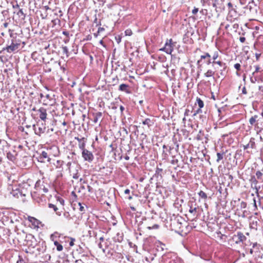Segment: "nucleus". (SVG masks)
Returning <instances> with one entry per match:
<instances>
[{"mask_svg": "<svg viewBox=\"0 0 263 263\" xmlns=\"http://www.w3.org/2000/svg\"><path fill=\"white\" fill-rule=\"evenodd\" d=\"M262 128L260 129L258 131H257V135H259V139L260 142H263V134H260L261 131L262 130Z\"/></svg>", "mask_w": 263, "mask_h": 263, "instance_id": "44", "label": "nucleus"}, {"mask_svg": "<svg viewBox=\"0 0 263 263\" xmlns=\"http://www.w3.org/2000/svg\"><path fill=\"white\" fill-rule=\"evenodd\" d=\"M54 245L57 247V250L58 251H62L63 249V246L60 243H59L57 240L54 241Z\"/></svg>", "mask_w": 263, "mask_h": 263, "instance_id": "32", "label": "nucleus"}, {"mask_svg": "<svg viewBox=\"0 0 263 263\" xmlns=\"http://www.w3.org/2000/svg\"><path fill=\"white\" fill-rule=\"evenodd\" d=\"M114 239L115 241L121 242L123 240V238L122 235L120 236V234L118 233L117 236L115 237Z\"/></svg>", "mask_w": 263, "mask_h": 263, "instance_id": "33", "label": "nucleus"}, {"mask_svg": "<svg viewBox=\"0 0 263 263\" xmlns=\"http://www.w3.org/2000/svg\"><path fill=\"white\" fill-rule=\"evenodd\" d=\"M79 205L80 206V208H79L80 211L81 212H84L85 208H84V205H83V204L80 202L79 203Z\"/></svg>", "mask_w": 263, "mask_h": 263, "instance_id": "54", "label": "nucleus"}, {"mask_svg": "<svg viewBox=\"0 0 263 263\" xmlns=\"http://www.w3.org/2000/svg\"><path fill=\"white\" fill-rule=\"evenodd\" d=\"M163 170L162 168L157 167L155 174L154 175V177L158 178L159 176L162 178V173Z\"/></svg>", "mask_w": 263, "mask_h": 263, "instance_id": "26", "label": "nucleus"}, {"mask_svg": "<svg viewBox=\"0 0 263 263\" xmlns=\"http://www.w3.org/2000/svg\"><path fill=\"white\" fill-rule=\"evenodd\" d=\"M11 188L12 191L10 192V193L13 197L18 198L22 195V193L17 186H15L14 187H12Z\"/></svg>", "mask_w": 263, "mask_h": 263, "instance_id": "12", "label": "nucleus"}, {"mask_svg": "<svg viewBox=\"0 0 263 263\" xmlns=\"http://www.w3.org/2000/svg\"><path fill=\"white\" fill-rule=\"evenodd\" d=\"M202 60H204V63L207 65H213V61L211 59V55L208 52H204L203 54L200 56V59L197 61V64L202 62Z\"/></svg>", "mask_w": 263, "mask_h": 263, "instance_id": "9", "label": "nucleus"}, {"mask_svg": "<svg viewBox=\"0 0 263 263\" xmlns=\"http://www.w3.org/2000/svg\"><path fill=\"white\" fill-rule=\"evenodd\" d=\"M202 111H201V108L199 107V109H198L193 114V116H196L197 114L201 112Z\"/></svg>", "mask_w": 263, "mask_h": 263, "instance_id": "58", "label": "nucleus"}, {"mask_svg": "<svg viewBox=\"0 0 263 263\" xmlns=\"http://www.w3.org/2000/svg\"><path fill=\"white\" fill-rule=\"evenodd\" d=\"M163 263H184L183 260L173 252H168L162 256Z\"/></svg>", "mask_w": 263, "mask_h": 263, "instance_id": "2", "label": "nucleus"}, {"mask_svg": "<svg viewBox=\"0 0 263 263\" xmlns=\"http://www.w3.org/2000/svg\"><path fill=\"white\" fill-rule=\"evenodd\" d=\"M41 156L42 158H44L45 159H47V161L49 162L50 161L51 159L49 157V156L47 154V153L45 151H43L40 155Z\"/></svg>", "mask_w": 263, "mask_h": 263, "instance_id": "29", "label": "nucleus"}, {"mask_svg": "<svg viewBox=\"0 0 263 263\" xmlns=\"http://www.w3.org/2000/svg\"><path fill=\"white\" fill-rule=\"evenodd\" d=\"M212 5L217 12L224 10V6L220 3L219 0H213Z\"/></svg>", "mask_w": 263, "mask_h": 263, "instance_id": "10", "label": "nucleus"}, {"mask_svg": "<svg viewBox=\"0 0 263 263\" xmlns=\"http://www.w3.org/2000/svg\"><path fill=\"white\" fill-rule=\"evenodd\" d=\"M62 49L63 54H65L67 57H68L69 56V52L68 47L67 46H63Z\"/></svg>", "mask_w": 263, "mask_h": 263, "instance_id": "34", "label": "nucleus"}, {"mask_svg": "<svg viewBox=\"0 0 263 263\" xmlns=\"http://www.w3.org/2000/svg\"><path fill=\"white\" fill-rule=\"evenodd\" d=\"M50 255H49V254H46L45 256V261H48L49 260H50Z\"/></svg>", "mask_w": 263, "mask_h": 263, "instance_id": "63", "label": "nucleus"}, {"mask_svg": "<svg viewBox=\"0 0 263 263\" xmlns=\"http://www.w3.org/2000/svg\"><path fill=\"white\" fill-rule=\"evenodd\" d=\"M159 227V226L157 224H154L153 226L152 227H147V229H148L149 230H152V229H158Z\"/></svg>", "mask_w": 263, "mask_h": 263, "instance_id": "45", "label": "nucleus"}, {"mask_svg": "<svg viewBox=\"0 0 263 263\" xmlns=\"http://www.w3.org/2000/svg\"><path fill=\"white\" fill-rule=\"evenodd\" d=\"M196 101H197V103L199 107L200 108H202L204 106L203 102L200 98H197Z\"/></svg>", "mask_w": 263, "mask_h": 263, "instance_id": "42", "label": "nucleus"}, {"mask_svg": "<svg viewBox=\"0 0 263 263\" xmlns=\"http://www.w3.org/2000/svg\"><path fill=\"white\" fill-rule=\"evenodd\" d=\"M59 236V234L58 232H55L50 235V239L54 242V241H57V240H55V238Z\"/></svg>", "mask_w": 263, "mask_h": 263, "instance_id": "38", "label": "nucleus"}, {"mask_svg": "<svg viewBox=\"0 0 263 263\" xmlns=\"http://www.w3.org/2000/svg\"><path fill=\"white\" fill-rule=\"evenodd\" d=\"M198 195L201 198H203L204 199H206L207 198L206 194L202 191H200L198 193Z\"/></svg>", "mask_w": 263, "mask_h": 263, "instance_id": "39", "label": "nucleus"}, {"mask_svg": "<svg viewBox=\"0 0 263 263\" xmlns=\"http://www.w3.org/2000/svg\"><path fill=\"white\" fill-rule=\"evenodd\" d=\"M16 14L21 20H25L26 17V14L23 12L22 9H19Z\"/></svg>", "mask_w": 263, "mask_h": 263, "instance_id": "25", "label": "nucleus"}, {"mask_svg": "<svg viewBox=\"0 0 263 263\" xmlns=\"http://www.w3.org/2000/svg\"><path fill=\"white\" fill-rule=\"evenodd\" d=\"M249 146L251 149H256V144L255 142V139L253 137H251L249 142Z\"/></svg>", "mask_w": 263, "mask_h": 263, "instance_id": "20", "label": "nucleus"}, {"mask_svg": "<svg viewBox=\"0 0 263 263\" xmlns=\"http://www.w3.org/2000/svg\"><path fill=\"white\" fill-rule=\"evenodd\" d=\"M40 192L43 191V192L44 193H46L48 192V189L43 184V186H42V189L40 190Z\"/></svg>", "mask_w": 263, "mask_h": 263, "instance_id": "50", "label": "nucleus"}, {"mask_svg": "<svg viewBox=\"0 0 263 263\" xmlns=\"http://www.w3.org/2000/svg\"><path fill=\"white\" fill-rule=\"evenodd\" d=\"M262 173L260 171H258L256 172V178L258 180H262Z\"/></svg>", "mask_w": 263, "mask_h": 263, "instance_id": "41", "label": "nucleus"}, {"mask_svg": "<svg viewBox=\"0 0 263 263\" xmlns=\"http://www.w3.org/2000/svg\"><path fill=\"white\" fill-rule=\"evenodd\" d=\"M28 219L30 222L32 223V225L34 226H37L39 223V220L34 217L28 216Z\"/></svg>", "mask_w": 263, "mask_h": 263, "instance_id": "22", "label": "nucleus"}, {"mask_svg": "<svg viewBox=\"0 0 263 263\" xmlns=\"http://www.w3.org/2000/svg\"><path fill=\"white\" fill-rule=\"evenodd\" d=\"M64 164V161L62 160H57L56 167L59 168H62V166Z\"/></svg>", "mask_w": 263, "mask_h": 263, "instance_id": "40", "label": "nucleus"}, {"mask_svg": "<svg viewBox=\"0 0 263 263\" xmlns=\"http://www.w3.org/2000/svg\"><path fill=\"white\" fill-rule=\"evenodd\" d=\"M250 81L252 83H255L256 82H262L263 80H262V79L260 77H257V76H254V77H253V76L252 77H250Z\"/></svg>", "mask_w": 263, "mask_h": 263, "instance_id": "21", "label": "nucleus"}, {"mask_svg": "<svg viewBox=\"0 0 263 263\" xmlns=\"http://www.w3.org/2000/svg\"><path fill=\"white\" fill-rule=\"evenodd\" d=\"M259 219L257 217H254L251 219L250 222V228L251 229H253L255 231L257 230L258 227L259 226Z\"/></svg>", "mask_w": 263, "mask_h": 263, "instance_id": "13", "label": "nucleus"}, {"mask_svg": "<svg viewBox=\"0 0 263 263\" xmlns=\"http://www.w3.org/2000/svg\"><path fill=\"white\" fill-rule=\"evenodd\" d=\"M49 208H52L53 209V210L56 212V213L57 215H61V213L60 212H57V210H58V208L57 207L56 205L52 204V203H49Z\"/></svg>", "mask_w": 263, "mask_h": 263, "instance_id": "36", "label": "nucleus"}, {"mask_svg": "<svg viewBox=\"0 0 263 263\" xmlns=\"http://www.w3.org/2000/svg\"><path fill=\"white\" fill-rule=\"evenodd\" d=\"M258 7L253 0L249 2L248 5L245 7V13L250 14L252 16H255L257 14Z\"/></svg>", "mask_w": 263, "mask_h": 263, "instance_id": "5", "label": "nucleus"}, {"mask_svg": "<svg viewBox=\"0 0 263 263\" xmlns=\"http://www.w3.org/2000/svg\"><path fill=\"white\" fill-rule=\"evenodd\" d=\"M234 68L237 70L240 71V64L239 63H236L234 66Z\"/></svg>", "mask_w": 263, "mask_h": 263, "instance_id": "53", "label": "nucleus"}, {"mask_svg": "<svg viewBox=\"0 0 263 263\" xmlns=\"http://www.w3.org/2000/svg\"><path fill=\"white\" fill-rule=\"evenodd\" d=\"M174 50L172 39L167 40L164 47L160 49V50L165 52L167 54H171Z\"/></svg>", "mask_w": 263, "mask_h": 263, "instance_id": "8", "label": "nucleus"}, {"mask_svg": "<svg viewBox=\"0 0 263 263\" xmlns=\"http://www.w3.org/2000/svg\"><path fill=\"white\" fill-rule=\"evenodd\" d=\"M42 186H43V182L40 180H39L35 183V188L37 191L40 192V190L42 189Z\"/></svg>", "mask_w": 263, "mask_h": 263, "instance_id": "27", "label": "nucleus"}, {"mask_svg": "<svg viewBox=\"0 0 263 263\" xmlns=\"http://www.w3.org/2000/svg\"><path fill=\"white\" fill-rule=\"evenodd\" d=\"M80 149L82 151V157L84 160L91 163L94 159V156L92 152L84 148V144L80 145Z\"/></svg>", "mask_w": 263, "mask_h": 263, "instance_id": "4", "label": "nucleus"}, {"mask_svg": "<svg viewBox=\"0 0 263 263\" xmlns=\"http://www.w3.org/2000/svg\"><path fill=\"white\" fill-rule=\"evenodd\" d=\"M250 181L251 182V185L252 186L253 185H254L255 187L257 190L256 192H258V189L256 186V185L258 183L257 179L254 176H252Z\"/></svg>", "mask_w": 263, "mask_h": 263, "instance_id": "24", "label": "nucleus"}, {"mask_svg": "<svg viewBox=\"0 0 263 263\" xmlns=\"http://www.w3.org/2000/svg\"><path fill=\"white\" fill-rule=\"evenodd\" d=\"M227 20L229 22H232L233 21H234V18L232 17V15H230V13H229L227 17Z\"/></svg>", "mask_w": 263, "mask_h": 263, "instance_id": "49", "label": "nucleus"}, {"mask_svg": "<svg viewBox=\"0 0 263 263\" xmlns=\"http://www.w3.org/2000/svg\"><path fill=\"white\" fill-rule=\"evenodd\" d=\"M37 111L39 113V116L41 120L45 122L47 119V115L46 109L44 107H41Z\"/></svg>", "mask_w": 263, "mask_h": 263, "instance_id": "11", "label": "nucleus"}, {"mask_svg": "<svg viewBox=\"0 0 263 263\" xmlns=\"http://www.w3.org/2000/svg\"><path fill=\"white\" fill-rule=\"evenodd\" d=\"M92 115L93 117V122L97 123L102 118V113L101 112H97L93 113Z\"/></svg>", "mask_w": 263, "mask_h": 263, "instance_id": "19", "label": "nucleus"}, {"mask_svg": "<svg viewBox=\"0 0 263 263\" xmlns=\"http://www.w3.org/2000/svg\"><path fill=\"white\" fill-rule=\"evenodd\" d=\"M45 132V128H43L41 127H39L38 129V132H35V134L37 135H40L41 133H44Z\"/></svg>", "mask_w": 263, "mask_h": 263, "instance_id": "47", "label": "nucleus"}, {"mask_svg": "<svg viewBox=\"0 0 263 263\" xmlns=\"http://www.w3.org/2000/svg\"><path fill=\"white\" fill-rule=\"evenodd\" d=\"M10 37L12 38L11 43L10 45H7L6 47H4L0 51V53L6 51L8 53H11L12 52H17L21 49V45L22 44L25 45L24 42H22L19 39H16V34H10Z\"/></svg>", "mask_w": 263, "mask_h": 263, "instance_id": "1", "label": "nucleus"}, {"mask_svg": "<svg viewBox=\"0 0 263 263\" xmlns=\"http://www.w3.org/2000/svg\"><path fill=\"white\" fill-rule=\"evenodd\" d=\"M132 34H133L132 31L129 29H126L125 31V35L130 36Z\"/></svg>", "mask_w": 263, "mask_h": 263, "instance_id": "48", "label": "nucleus"}, {"mask_svg": "<svg viewBox=\"0 0 263 263\" xmlns=\"http://www.w3.org/2000/svg\"><path fill=\"white\" fill-rule=\"evenodd\" d=\"M255 55L256 57V61H258L259 60V58L261 55V53H255Z\"/></svg>", "mask_w": 263, "mask_h": 263, "instance_id": "60", "label": "nucleus"}, {"mask_svg": "<svg viewBox=\"0 0 263 263\" xmlns=\"http://www.w3.org/2000/svg\"><path fill=\"white\" fill-rule=\"evenodd\" d=\"M260 67L258 65H257L255 66V71L252 73V76H254L256 73L258 72L259 71Z\"/></svg>", "mask_w": 263, "mask_h": 263, "instance_id": "55", "label": "nucleus"}, {"mask_svg": "<svg viewBox=\"0 0 263 263\" xmlns=\"http://www.w3.org/2000/svg\"><path fill=\"white\" fill-rule=\"evenodd\" d=\"M211 55V59L213 61H215V60H217L219 57V53L217 51L214 52V53Z\"/></svg>", "mask_w": 263, "mask_h": 263, "instance_id": "30", "label": "nucleus"}, {"mask_svg": "<svg viewBox=\"0 0 263 263\" xmlns=\"http://www.w3.org/2000/svg\"><path fill=\"white\" fill-rule=\"evenodd\" d=\"M74 139L76 140H77L78 142H79V147L80 148V145H81V144H84V148H85V138H79V137H76L74 138Z\"/></svg>", "mask_w": 263, "mask_h": 263, "instance_id": "28", "label": "nucleus"}, {"mask_svg": "<svg viewBox=\"0 0 263 263\" xmlns=\"http://www.w3.org/2000/svg\"><path fill=\"white\" fill-rule=\"evenodd\" d=\"M45 99L43 100V101L44 102V104H45V105L49 104V103L47 101V100H49L50 101L52 99L51 97L50 96V95L49 94H47L45 96Z\"/></svg>", "mask_w": 263, "mask_h": 263, "instance_id": "35", "label": "nucleus"}, {"mask_svg": "<svg viewBox=\"0 0 263 263\" xmlns=\"http://www.w3.org/2000/svg\"><path fill=\"white\" fill-rule=\"evenodd\" d=\"M223 155H224V153H217V159L216 160V162H219V161L222 160L223 158Z\"/></svg>", "mask_w": 263, "mask_h": 263, "instance_id": "37", "label": "nucleus"}, {"mask_svg": "<svg viewBox=\"0 0 263 263\" xmlns=\"http://www.w3.org/2000/svg\"><path fill=\"white\" fill-rule=\"evenodd\" d=\"M0 144L2 145L4 147H8L9 146L8 143L6 141L4 140L0 139Z\"/></svg>", "mask_w": 263, "mask_h": 263, "instance_id": "43", "label": "nucleus"}, {"mask_svg": "<svg viewBox=\"0 0 263 263\" xmlns=\"http://www.w3.org/2000/svg\"><path fill=\"white\" fill-rule=\"evenodd\" d=\"M253 255L255 258L258 260L259 258H262L263 254L261 253L260 250H259L257 253H254Z\"/></svg>", "mask_w": 263, "mask_h": 263, "instance_id": "31", "label": "nucleus"}, {"mask_svg": "<svg viewBox=\"0 0 263 263\" xmlns=\"http://www.w3.org/2000/svg\"><path fill=\"white\" fill-rule=\"evenodd\" d=\"M25 241H26V245L28 247L34 248L37 244L36 239L31 234L26 235Z\"/></svg>", "mask_w": 263, "mask_h": 263, "instance_id": "6", "label": "nucleus"}, {"mask_svg": "<svg viewBox=\"0 0 263 263\" xmlns=\"http://www.w3.org/2000/svg\"><path fill=\"white\" fill-rule=\"evenodd\" d=\"M215 65L219 66L220 67H222V69L220 70V74L222 76H224L223 72L227 68L226 64L220 60H215L213 61V65H212V67L214 70L217 71L218 70V67H215Z\"/></svg>", "mask_w": 263, "mask_h": 263, "instance_id": "7", "label": "nucleus"}, {"mask_svg": "<svg viewBox=\"0 0 263 263\" xmlns=\"http://www.w3.org/2000/svg\"><path fill=\"white\" fill-rule=\"evenodd\" d=\"M129 85L125 84H122L119 86V90L120 91H124L127 93H130L131 92L129 88Z\"/></svg>", "mask_w": 263, "mask_h": 263, "instance_id": "17", "label": "nucleus"}, {"mask_svg": "<svg viewBox=\"0 0 263 263\" xmlns=\"http://www.w3.org/2000/svg\"><path fill=\"white\" fill-rule=\"evenodd\" d=\"M258 116L256 115L251 117L249 119V123L252 126H254L255 127H258V123L257 121L259 120L258 119Z\"/></svg>", "mask_w": 263, "mask_h": 263, "instance_id": "16", "label": "nucleus"}, {"mask_svg": "<svg viewBox=\"0 0 263 263\" xmlns=\"http://www.w3.org/2000/svg\"><path fill=\"white\" fill-rule=\"evenodd\" d=\"M200 119L202 122H204L206 121V116L204 115H200Z\"/></svg>", "mask_w": 263, "mask_h": 263, "instance_id": "56", "label": "nucleus"}, {"mask_svg": "<svg viewBox=\"0 0 263 263\" xmlns=\"http://www.w3.org/2000/svg\"><path fill=\"white\" fill-rule=\"evenodd\" d=\"M162 157L163 159H165L168 157V154L167 153L166 151L165 150H163L162 153Z\"/></svg>", "mask_w": 263, "mask_h": 263, "instance_id": "46", "label": "nucleus"}, {"mask_svg": "<svg viewBox=\"0 0 263 263\" xmlns=\"http://www.w3.org/2000/svg\"><path fill=\"white\" fill-rule=\"evenodd\" d=\"M197 212V208H192V206H190V208L189 209V212L193 214L194 213H196Z\"/></svg>", "mask_w": 263, "mask_h": 263, "instance_id": "51", "label": "nucleus"}, {"mask_svg": "<svg viewBox=\"0 0 263 263\" xmlns=\"http://www.w3.org/2000/svg\"><path fill=\"white\" fill-rule=\"evenodd\" d=\"M228 6L229 7V11L230 12L231 10H233V5L231 3V2H229L228 3Z\"/></svg>", "mask_w": 263, "mask_h": 263, "instance_id": "61", "label": "nucleus"}, {"mask_svg": "<svg viewBox=\"0 0 263 263\" xmlns=\"http://www.w3.org/2000/svg\"><path fill=\"white\" fill-rule=\"evenodd\" d=\"M142 124L145 125H147L148 127L152 126L154 124V119L150 118H146L142 121Z\"/></svg>", "mask_w": 263, "mask_h": 263, "instance_id": "18", "label": "nucleus"}, {"mask_svg": "<svg viewBox=\"0 0 263 263\" xmlns=\"http://www.w3.org/2000/svg\"><path fill=\"white\" fill-rule=\"evenodd\" d=\"M198 12V8L194 7V8L192 10V13L194 14H196Z\"/></svg>", "mask_w": 263, "mask_h": 263, "instance_id": "62", "label": "nucleus"}, {"mask_svg": "<svg viewBox=\"0 0 263 263\" xmlns=\"http://www.w3.org/2000/svg\"><path fill=\"white\" fill-rule=\"evenodd\" d=\"M116 40L118 43H119L121 41V37L120 35L115 37Z\"/></svg>", "mask_w": 263, "mask_h": 263, "instance_id": "59", "label": "nucleus"}, {"mask_svg": "<svg viewBox=\"0 0 263 263\" xmlns=\"http://www.w3.org/2000/svg\"><path fill=\"white\" fill-rule=\"evenodd\" d=\"M38 161L41 162L42 163H45L46 161L45 159L44 158H42L41 156L39 155L38 157L37 158Z\"/></svg>", "mask_w": 263, "mask_h": 263, "instance_id": "52", "label": "nucleus"}, {"mask_svg": "<svg viewBox=\"0 0 263 263\" xmlns=\"http://www.w3.org/2000/svg\"><path fill=\"white\" fill-rule=\"evenodd\" d=\"M216 71H215L213 69H208L207 70V71L205 73H204V77H207V78L211 77L212 76H213L215 74Z\"/></svg>", "mask_w": 263, "mask_h": 263, "instance_id": "23", "label": "nucleus"}, {"mask_svg": "<svg viewBox=\"0 0 263 263\" xmlns=\"http://www.w3.org/2000/svg\"><path fill=\"white\" fill-rule=\"evenodd\" d=\"M242 93H243L244 95L247 94V91L246 87H245V86L242 89Z\"/></svg>", "mask_w": 263, "mask_h": 263, "instance_id": "64", "label": "nucleus"}, {"mask_svg": "<svg viewBox=\"0 0 263 263\" xmlns=\"http://www.w3.org/2000/svg\"><path fill=\"white\" fill-rule=\"evenodd\" d=\"M70 241L69 242L70 246H73L74 245V241H75V239L73 238H70Z\"/></svg>", "mask_w": 263, "mask_h": 263, "instance_id": "57", "label": "nucleus"}, {"mask_svg": "<svg viewBox=\"0 0 263 263\" xmlns=\"http://www.w3.org/2000/svg\"><path fill=\"white\" fill-rule=\"evenodd\" d=\"M247 239L246 237L241 232H237L236 234H234L231 238L229 239V242H231V246L235 244H240L243 242Z\"/></svg>", "mask_w": 263, "mask_h": 263, "instance_id": "3", "label": "nucleus"}, {"mask_svg": "<svg viewBox=\"0 0 263 263\" xmlns=\"http://www.w3.org/2000/svg\"><path fill=\"white\" fill-rule=\"evenodd\" d=\"M17 155V153L14 149L7 153V158L12 162H14L16 160Z\"/></svg>", "mask_w": 263, "mask_h": 263, "instance_id": "14", "label": "nucleus"}, {"mask_svg": "<svg viewBox=\"0 0 263 263\" xmlns=\"http://www.w3.org/2000/svg\"><path fill=\"white\" fill-rule=\"evenodd\" d=\"M261 250H262V248L260 245L257 242H255L253 243L252 248L250 250V253L251 254H253L254 253H257L258 251Z\"/></svg>", "mask_w": 263, "mask_h": 263, "instance_id": "15", "label": "nucleus"}]
</instances>
